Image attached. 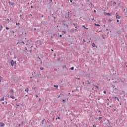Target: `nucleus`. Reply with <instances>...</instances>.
I'll return each mask as SVG.
<instances>
[{
    "label": "nucleus",
    "mask_w": 127,
    "mask_h": 127,
    "mask_svg": "<svg viewBox=\"0 0 127 127\" xmlns=\"http://www.w3.org/2000/svg\"><path fill=\"white\" fill-rule=\"evenodd\" d=\"M70 14H72V13L68 12L67 13H66L65 15V18H69V17H70Z\"/></svg>",
    "instance_id": "obj_1"
},
{
    "label": "nucleus",
    "mask_w": 127,
    "mask_h": 127,
    "mask_svg": "<svg viewBox=\"0 0 127 127\" xmlns=\"http://www.w3.org/2000/svg\"><path fill=\"white\" fill-rule=\"evenodd\" d=\"M11 66H14V64H16V62H14L13 60H11L10 62Z\"/></svg>",
    "instance_id": "obj_2"
},
{
    "label": "nucleus",
    "mask_w": 127,
    "mask_h": 127,
    "mask_svg": "<svg viewBox=\"0 0 127 127\" xmlns=\"http://www.w3.org/2000/svg\"><path fill=\"white\" fill-rule=\"evenodd\" d=\"M116 19H121V16L118 14V12H116Z\"/></svg>",
    "instance_id": "obj_3"
},
{
    "label": "nucleus",
    "mask_w": 127,
    "mask_h": 127,
    "mask_svg": "<svg viewBox=\"0 0 127 127\" xmlns=\"http://www.w3.org/2000/svg\"><path fill=\"white\" fill-rule=\"evenodd\" d=\"M9 5H12V6H13V5H14V3L9 0Z\"/></svg>",
    "instance_id": "obj_4"
},
{
    "label": "nucleus",
    "mask_w": 127,
    "mask_h": 127,
    "mask_svg": "<svg viewBox=\"0 0 127 127\" xmlns=\"http://www.w3.org/2000/svg\"><path fill=\"white\" fill-rule=\"evenodd\" d=\"M0 127H4V124L3 123H0Z\"/></svg>",
    "instance_id": "obj_5"
},
{
    "label": "nucleus",
    "mask_w": 127,
    "mask_h": 127,
    "mask_svg": "<svg viewBox=\"0 0 127 127\" xmlns=\"http://www.w3.org/2000/svg\"><path fill=\"white\" fill-rule=\"evenodd\" d=\"M2 28H3V27H2V25H0V31H1L2 30Z\"/></svg>",
    "instance_id": "obj_6"
},
{
    "label": "nucleus",
    "mask_w": 127,
    "mask_h": 127,
    "mask_svg": "<svg viewBox=\"0 0 127 127\" xmlns=\"http://www.w3.org/2000/svg\"><path fill=\"white\" fill-rule=\"evenodd\" d=\"M10 93H11L12 95H13V89H11L10 90Z\"/></svg>",
    "instance_id": "obj_7"
},
{
    "label": "nucleus",
    "mask_w": 127,
    "mask_h": 127,
    "mask_svg": "<svg viewBox=\"0 0 127 127\" xmlns=\"http://www.w3.org/2000/svg\"><path fill=\"white\" fill-rule=\"evenodd\" d=\"M28 91H29L28 88H26V89L25 90V92H26V93H28Z\"/></svg>",
    "instance_id": "obj_8"
},
{
    "label": "nucleus",
    "mask_w": 127,
    "mask_h": 127,
    "mask_svg": "<svg viewBox=\"0 0 127 127\" xmlns=\"http://www.w3.org/2000/svg\"><path fill=\"white\" fill-rule=\"evenodd\" d=\"M92 47H95V46H96V44L95 43H92Z\"/></svg>",
    "instance_id": "obj_9"
},
{
    "label": "nucleus",
    "mask_w": 127,
    "mask_h": 127,
    "mask_svg": "<svg viewBox=\"0 0 127 127\" xmlns=\"http://www.w3.org/2000/svg\"><path fill=\"white\" fill-rule=\"evenodd\" d=\"M75 29H74L75 31H76V32H78V30H77V26L75 27Z\"/></svg>",
    "instance_id": "obj_10"
},
{
    "label": "nucleus",
    "mask_w": 127,
    "mask_h": 127,
    "mask_svg": "<svg viewBox=\"0 0 127 127\" xmlns=\"http://www.w3.org/2000/svg\"><path fill=\"white\" fill-rule=\"evenodd\" d=\"M4 100V97H3L2 98L0 99V101H3Z\"/></svg>",
    "instance_id": "obj_11"
},
{
    "label": "nucleus",
    "mask_w": 127,
    "mask_h": 127,
    "mask_svg": "<svg viewBox=\"0 0 127 127\" xmlns=\"http://www.w3.org/2000/svg\"><path fill=\"white\" fill-rule=\"evenodd\" d=\"M74 31L75 30H74V29H72L70 30L71 32H74Z\"/></svg>",
    "instance_id": "obj_12"
},
{
    "label": "nucleus",
    "mask_w": 127,
    "mask_h": 127,
    "mask_svg": "<svg viewBox=\"0 0 127 127\" xmlns=\"http://www.w3.org/2000/svg\"><path fill=\"white\" fill-rule=\"evenodd\" d=\"M70 2L71 3V4H73V3H74V2H73V0H70Z\"/></svg>",
    "instance_id": "obj_13"
},
{
    "label": "nucleus",
    "mask_w": 127,
    "mask_h": 127,
    "mask_svg": "<svg viewBox=\"0 0 127 127\" xmlns=\"http://www.w3.org/2000/svg\"><path fill=\"white\" fill-rule=\"evenodd\" d=\"M10 98H11V99H14V96H10Z\"/></svg>",
    "instance_id": "obj_14"
},
{
    "label": "nucleus",
    "mask_w": 127,
    "mask_h": 127,
    "mask_svg": "<svg viewBox=\"0 0 127 127\" xmlns=\"http://www.w3.org/2000/svg\"><path fill=\"white\" fill-rule=\"evenodd\" d=\"M114 99H118V97H117V96L113 97V99H114Z\"/></svg>",
    "instance_id": "obj_15"
},
{
    "label": "nucleus",
    "mask_w": 127,
    "mask_h": 127,
    "mask_svg": "<svg viewBox=\"0 0 127 127\" xmlns=\"http://www.w3.org/2000/svg\"><path fill=\"white\" fill-rule=\"evenodd\" d=\"M100 120H102V117H98V120L100 121Z\"/></svg>",
    "instance_id": "obj_16"
},
{
    "label": "nucleus",
    "mask_w": 127,
    "mask_h": 127,
    "mask_svg": "<svg viewBox=\"0 0 127 127\" xmlns=\"http://www.w3.org/2000/svg\"><path fill=\"white\" fill-rule=\"evenodd\" d=\"M70 70H74V67L73 66H72V67H71L70 68Z\"/></svg>",
    "instance_id": "obj_17"
},
{
    "label": "nucleus",
    "mask_w": 127,
    "mask_h": 127,
    "mask_svg": "<svg viewBox=\"0 0 127 127\" xmlns=\"http://www.w3.org/2000/svg\"><path fill=\"white\" fill-rule=\"evenodd\" d=\"M95 26H100V25L98 24H94Z\"/></svg>",
    "instance_id": "obj_18"
},
{
    "label": "nucleus",
    "mask_w": 127,
    "mask_h": 127,
    "mask_svg": "<svg viewBox=\"0 0 127 127\" xmlns=\"http://www.w3.org/2000/svg\"><path fill=\"white\" fill-rule=\"evenodd\" d=\"M94 87H95L96 88H97V89H99V86H97V85H94Z\"/></svg>",
    "instance_id": "obj_19"
},
{
    "label": "nucleus",
    "mask_w": 127,
    "mask_h": 127,
    "mask_svg": "<svg viewBox=\"0 0 127 127\" xmlns=\"http://www.w3.org/2000/svg\"><path fill=\"white\" fill-rule=\"evenodd\" d=\"M106 14H107V15H111V13H106Z\"/></svg>",
    "instance_id": "obj_20"
},
{
    "label": "nucleus",
    "mask_w": 127,
    "mask_h": 127,
    "mask_svg": "<svg viewBox=\"0 0 127 127\" xmlns=\"http://www.w3.org/2000/svg\"><path fill=\"white\" fill-rule=\"evenodd\" d=\"M54 87H55L56 88H58V85H54Z\"/></svg>",
    "instance_id": "obj_21"
},
{
    "label": "nucleus",
    "mask_w": 127,
    "mask_h": 127,
    "mask_svg": "<svg viewBox=\"0 0 127 127\" xmlns=\"http://www.w3.org/2000/svg\"><path fill=\"white\" fill-rule=\"evenodd\" d=\"M40 70H44V68H43V67H40Z\"/></svg>",
    "instance_id": "obj_22"
},
{
    "label": "nucleus",
    "mask_w": 127,
    "mask_h": 127,
    "mask_svg": "<svg viewBox=\"0 0 127 127\" xmlns=\"http://www.w3.org/2000/svg\"><path fill=\"white\" fill-rule=\"evenodd\" d=\"M73 24V25H74V26H76V25H77V23H73L72 24Z\"/></svg>",
    "instance_id": "obj_23"
},
{
    "label": "nucleus",
    "mask_w": 127,
    "mask_h": 127,
    "mask_svg": "<svg viewBox=\"0 0 127 127\" xmlns=\"http://www.w3.org/2000/svg\"><path fill=\"white\" fill-rule=\"evenodd\" d=\"M19 17L21 18H22V15H20Z\"/></svg>",
    "instance_id": "obj_24"
},
{
    "label": "nucleus",
    "mask_w": 127,
    "mask_h": 127,
    "mask_svg": "<svg viewBox=\"0 0 127 127\" xmlns=\"http://www.w3.org/2000/svg\"><path fill=\"white\" fill-rule=\"evenodd\" d=\"M103 93H104V94H107V91H106L104 90V91H103Z\"/></svg>",
    "instance_id": "obj_25"
},
{
    "label": "nucleus",
    "mask_w": 127,
    "mask_h": 127,
    "mask_svg": "<svg viewBox=\"0 0 127 127\" xmlns=\"http://www.w3.org/2000/svg\"><path fill=\"white\" fill-rule=\"evenodd\" d=\"M88 84H91V82H90V81L89 80L87 81Z\"/></svg>",
    "instance_id": "obj_26"
},
{
    "label": "nucleus",
    "mask_w": 127,
    "mask_h": 127,
    "mask_svg": "<svg viewBox=\"0 0 127 127\" xmlns=\"http://www.w3.org/2000/svg\"><path fill=\"white\" fill-rule=\"evenodd\" d=\"M6 29L7 30H8V29H9V28L6 27Z\"/></svg>",
    "instance_id": "obj_27"
},
{
    "label": "nucleus",
    "mask_w": 127,
    "mask_h": 127,
    "mask_svg": "<svg viewBox=\"0 0 127 127\" xmlns=\"http://www.w3.org/2000/svg\"><path fill=\"white\" fill-rule=\"evenodd\" d=\"M82 27H84V28H86V26H85V25H82Z\"/></svg>",
    "instance_id": "obj_28"
},
{
    "label": "nucleus",
    "mask_w": 127,
    "mask_h": 127,
    "mask_svg": "<svg viewBox=\"0 0 127 127\" xmlns=\"http://www.w3.org/2000/svg\"><path fill=\"white\" fill-rule=\"evenodd\" d=\"M83 42H86V40L85 39H83Z\"/></svg>",
    "instance_id": "obj_29"
},
{
    "label": "nucleus",
    "mask_w": 127,
    "mask_h": 127,
    "mask_svg": "<svg viewBox=\"0 0 127 127\" xmlns=\"http://www.w3.org/2000/svg\"><path fill=\"white\" fill-rule=\"evenodd\" d=\"M54 56H55V57H56V54L54 53Z\"/></svg>",
    "instance_id": "obj_30"
},
{
    "label": "nucleus",
    "mask_w": 127,
    "mask_h": 127,
    "mask_svg": "<svg viewBox=\"0 0 127 127\" xmlns=\"http://www.w3.org/2000/svg\"><path fill=\"white\" fill-rule=\"evenodd\" d=\"M21 43H23V44H25V43H24V42H20V44H21Z\"/></svg>",
    "instance_id": "obj_31"
},
{
    "label": "nucleus",
    "mask_w": 127,
    "mask_h": 127,
    "mask_svg": "<svg viewBox=\"0 0 127 127\" xmlns=\"http://www.w3.org/2000/svg\"><path fill=\"white\" fill-rule=\"evenodd\" d=\"M0 80H2V77H1V76H0Z\"/></svg>",
    "instance_id": "obj_32"
},
{
    "label": "nucleus",
    "mask_w": 127,
    "mask_h": 127,
    "mask_svg": "<svg viewBox=\"0 0 127 127\" xmlns=\"http://www.w3.org/2000/svg\"><path fill=\"white\" fill-rule=\"evenodd\" d=\"M117 22H120V20H117Z\"/></svg>",
    "instance_id": "obj_33"
},
{
    "label": "nucleus",
    "mask_w": 127,
    "mask_h": 127,
    "mask_svg": "<svg viewBox=\"0 0 127 127\" xmlns=\"http://www.w3.org/2000/svg\"><path fill=\"white\" fill-rule=\"evenodd\" d=\"M54 71H57V68H55Z\"/></svg>",
    "instance_id": "obj_34"
},
{
    "label": "nucleus",
    "mask_w": 127,
    "mask_h": 127,
    "mask_svg": "<svg viewBox=\"0 0 127 127\" xmlns=\"http://www.w3.org/2000/svg\"><path fill=\"white\" fill-rule=\"evenodd\" d=\"M76 79H77V80H81V78H76Z\"/></svg>",
    "instance_id": "obj_35"
},
{
    "label": "nucleus",
    "mask_w": 127,
    "mask_h": 127,
    "mask_svg": "<svg viewBox=\"0 0 127 127\" xmlns=\"http://www.w3.org/2000/svg\"><path fill=\"white\" fill-rule=\"evenodd\" d=\"M109 105H110V103H107V106H109Z\"/></svg>",
    "instance_id": "obj_36"
},
{
    "label": "nucleus",
    "mask_w": 127,
    "mask_h": 127,
    "mask_svg": "<svg viewBox=\"0 0 127 127\" xmlns=\"http://www.w3.org/2000/svg\"><path fill=\"white\" fill-rule=\"evenodd\" d=\"M18 24H19V23H16V25H18Z\"/></svg>",
    "instance_id": "obj_37"
},
{
    "label": "nucleus",
    "mask_w": 127,
    "mask_h": 127,
    "mask_svg": "<svg viewBox=\"0 0 127 127\" xmlns=\"http://www.w3.org/2000/svg\"><path fill=\"white\" fill-rule=\"evenodd\" d=\"M85 29H86L87 30H88V29H89V28H86V27H85Z\"/></svg>",
    "instance_id": "obj_38"
},
{
    "label": "nucleus",
    "mask_w": 127,
    "mask_h": 127,
    "mask_svg": "<svg viewBox=\"0 0 127 127\" xmlns=\"http://www.w3.org/2000/svg\"><path fill=\"white\" fill-rule=\"evenodd\" d=\"M93 127H96V126L95 125H93Z\"/></svg>",
    "instance_id": "obj_39"
},
{
    "label": "nucleus",
    "mask_w": 127,
    "mask_h": 127,
    "mask_svg": "<svg viewBox=\"0 0 127 127\" xmlns=\"http://www.w3.org/2000/svg\"><path fill=\"white\" fill-rule=\"evenodd\" d=\"M63 103H64V102H65V100H64V99H63Z\"/></svg>",
    "instance_id": "obj_40"
},
{
    "label": "nucleus",
    "mask_w": 127,
    "mask_h": 127,
    "mask_svg": "<svg viewBox=\"0 0 127 127\" xmlns=\"http://www.w3.org/2000/svg\"><path fill=\"white\" fill-rule=\"evenodd\" d=\"M16 105H17V107H19V104H16Z\"/></svg>",
    "instance_id": "obj_41"
},
{
    "label": "nucleus",
    "mask_w": 127,
    "mask_h": 127,
    "mask_svg": "<svg viewBox=\"0 0 127 127\" xmlns=\"http://www.w3.org/2000/svg\"><path fill=\"white\" fill-rule=\"evenodd\" d=\"M25 50H27V48L26 47H25Z\"/></svg>",
    "instance_id": "obj_42"
},
{
    "label": "nucleus",
    "mask_w": 127,
    "mask_h": 127,
    "mask_svg": "<svg viewBox=\"0 0 127 127\" xmlns=\"http://www.w3.org/2000/svg\"><path fill=\"white\" fill-rule=\"evenodd\" d=\"M19 44V42H17V43H16V45H18Z\"/></svg>",
    "instance_id": "obj_43"
},
{
    "label": "nucleus",
    "mask_w": 127,
    "mask_h": 127,
    "mask_svg": "<svg viewBox=\"0 0 127 127\" xmlns=\"http://www.w3.org/2000/svg\"><path fill=\"white\" fill-rule=\"evenodd\" d=\"M39 101L40 102L41 101V98H39Z\"/></svg>",
    "instance_id": "obj_44"
},
{
    "label": "nucleus",
    "mask_w": 127,
    "mask_h": 127,
    "mask_svg": "<svg viewBox=\"0 0 127 127\" xmlns=\"http://www.w3.org/2000/svg\"><path fill=\"white\" fill-rule=\"evenodd\" d=\"M117 100L118 101V102H120V99H119V98H117Z\"/></svg>",
    "instance_id": "obj_45"
},
{
    "label": "nucleus",
    "mask_w": 127,
    "mask_h": 127,
    "mask_svg": "<svg viewBox=\"0 0 127 127\" xmlns=\"http://www.w3.org/2000/svg\"><path fill=\"white\" fill-rule=\"evenodd\" d=\"M63 32L65 34L66 33V32L65 31H63Z\"/></svg>",
    "instance_id": "obj_46"
},
{
    "label": "nucleus",
    "mask_w": 127,
    "mask_h": 127,
    "mask_svg": "<svg viewBox=\"0 0 127 127\" xmlns=\"http://www.w3.org/2000/svg\"><path fill=\"white\" fill-rule=\"evenodd\" d=\"M95 120H98V118H96V117H94Z\"/></svg>",
    "instance_id": "obj_47"
},
{
    "label": "nucleus",
    "mask_w": 127,
    "mask_h": 127,
    "mask_svg": "<svg viewBox=\"0 0 127 127\" xmlns=\"http://www.w3.org/2000/svg\"><path fill=\"white\" fill-rule=\"evenodd\" d=\"M6 20V21H8V20H9V19H7Z\"/></svg>",
    "instance_id": "obj_48"
},
{
    "label": "nucleus",
    "mask_w": 127,
    "mask_h": 127,
    "mask_svg": "<svg viewBox=\"0 0 127 127\" xmlns=\"http://www.w3.org/2000/svg\"><path fill=\"white\" fill-rule=\"evenodd\" d=\"M30 53H31V52H32V50H30Z\"/></svg>",
    "instance_id": "obj_49"
},
{
    "label": "nucleus",
    "mask_w": 127,
    "mask_h": 127,
    "mask_svg": "<svg viewBox=\"0 0 127 127\" xmlns=\"http://www.w3.org/2000/svg\"><path fill=\"white\" fill-rule=\"evenodd\" d=\"M60 37H62V35H60Z\"/></svg>",
    "instance_id": "obj_50"
},
{
    "label": "nucleus",
    "mask_w": 127,
    "mask_h": 127,
    "mask_svg": "<svg viewBox=\"0 0 127 127\" xmlns=\"http://www.w3.org/2000/svg\"><path fill=\"white\" fill-rule=\"evenodd\" d=\"M36 98H38V95H36Z\"/></svg>",
    "instance_id": "obj_51"
},
{
    "label": "nucleus",
    "mask_w": 127,
    "mask_h": 127,
    "mask_svg": "<svg viewBox=\"0 0 127 127\" xmlns=\"http://www.w3.org/2000/svg\"><path fill=\"white\" fill-rule=\"evenodd\" d=\"M58 120H60V117H58Z\"/></svg>",
    "instance_id": "obj_52"
},
{
    "label": "nucleus",
    "mask_w": 127,
    "mask_h": 127,
    "mask_svg": "<svg viewBox=\"0 0 127 127\" xmlns=\"http://www.w3.org/2000/svg\"><path fill=\"white\" fill-rule=\"evenodd\" d=\"M31 8H33V6H31Z\"/></svg>",
    "instance_id": "obj_53"
},
{
    "label": "nucleus",
    "mask_w": 127,
    "mask_h": 127,
    "mask_svg": "<svg viewBox=\"0 0 127 127\" xmlns=\"http://www.w3.org/2000/svg\"><path fill=\"white\" fill-rule=\"evenodd\" d=\"M60 97H61V96H60V95H59V96H58V98H60Z\"/></svg>",
    "instance_id": "obj_54"
},
{
    "label": "nucleus",
    "mask_w": 127,
    "mask_h": 127,
    "mask_svg": "<svg viewBox=\"0 0 127 127\" xmlns=\"http://www.w3.org/2000/svg\"><path fill=\"white\" fill-rule=\"evenodd\" d=\"M41 64H42V61L40 62Z\"/></svg>",
    "instance_id": "obj_55"
},
{
    "label": "nucleus",
    "mask_w": 127,
    "mask_h": 127,
    "mask_svg": "<svg viewBox=\"0 0 127 127\" xmlns=\"http://www.w3.org/2000/svg\"><path fill=\"white\" fill-rule=\"evenodd\" d=\"M38 58L40 60V59H41L40 58H39V57H38Z\"/></svg>",
    "instance_id": "obj_56"
},
{
    "label": "nucleus",
    "mask_w": 127,
    "mask_h": 127,
    "mask_svg": "<svg viewBox=\"0 0 127 127\" xmlns=\"http://www.w3.org/2000/svg\"><path fill=\"white\" fill-rule=\"evenodd\" d=\"M96 10H94V12H96Z\"/></svg>",
    "instance_id": "obj_57"
},
{
    "label": "nucleus",
    "mask_w": 127,
    "mask_h": 127,
    "mask_svg": "<svg viewBox=\"0 0 127 127\" xmlns=\"http://www.w3.org/2000/svg\"><path fill=\"white\" fill-rule=\"evenodd\" d=\"M113 88L116 87V86H113Z\"/></svg>",
    "instance_id": "obj_58"
},
{
    "label": "nucleus",
    "mask_w": 127,
    "mask_h": 127,
    "mask_svg": "<svg viewBox=\"0 0 127 127\" xmlns=\"http://www.w3.org/2000/svg\"><path fill=\"white\" fill-rule=\"evenodd\" d=\"M61 95H62V93H61L60 95V96H61Z\"/></svg>",
    "instance_id": "obj_59"
},
{
    "label": "nucleus",
    "mask_w": 127,
    "mask_h": 127,
    "mask_svg": "<svg viewBox=\"0 0 127 127\" xmlns=\"http://www.w3.org/2000/svg\"><path fill=\"white\" fill-rule=\"evenodd\" d=\"M59 60H60V59H58V61H59Z\"/></svg>",
    "instance_id": "obj_60"
},
{
    "label": "nucleus",
    "mask_w": 127,
    "mask_h": 127,
    "mask_svg": "<svg viewBox=\"0 0 127 127\" xmlns=\"http://www.w3.org/2000/svg\"><path fill=\"white\" fill-rule=\"evenodd\" d=\"M51 51L53 52L54 51L53 49H51Z\"/></svg>",
    "instance_id": "obj_61"
},
{
    "label": "nucleus",
    "mask_w": 127,
    "mask_h": 127,
    "mask_svg": "<svg viewBox=\"0 0 127 127\" xmlns=\"http://www.w3.org/2000/svg\"><path fill=\"white\" fill-rule=\"evenodd\" d=\"M5 103L6 105V104H7V102H5Z\"/></svg>",
    "instance_id": "obj_62"
},
{
    "label": "nucleus",
    "mask_w": 127,
    "mask_h": 127,
    "mask_svg": "<svg viewBox=\"0 0 127 127\" xmlns=\"http://www.w3.org/2000/svg\"><path fill=\"white\" fill-rule=\"evenodd\" d=\"M34 30H36V28H34Z\"/></svg>",
    "instance_id": "obj_63"
},
{
    "label": "nucleus",
    "mask_w": 127,
    "mask_h": 127,
    "mask_svg": "<svg viewBox=\"0 0 127 127\" xmlns=\"http://www.w3.org/2000/svg\"><path fill=\"white\" fill-rule=\"evenodd\" d=\"M84 82H83V83H82V85H84Z\"/></svg>",
    "instance_id": "obj_64"
}]
</instances>
